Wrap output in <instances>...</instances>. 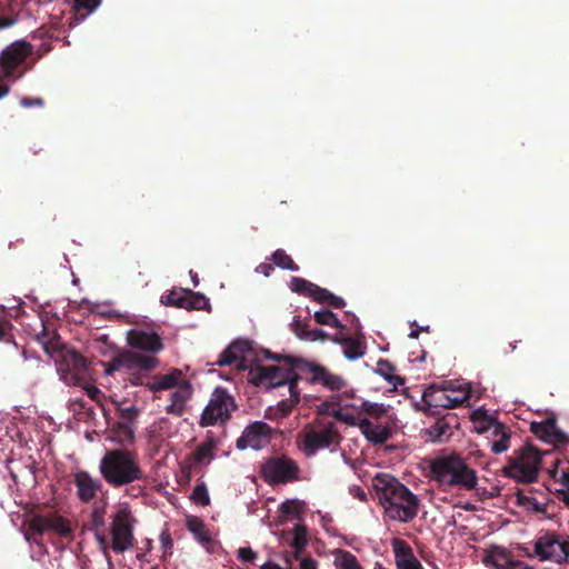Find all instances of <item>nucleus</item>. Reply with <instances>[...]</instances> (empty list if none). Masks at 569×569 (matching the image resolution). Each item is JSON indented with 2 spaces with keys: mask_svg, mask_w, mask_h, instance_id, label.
I'll return each instance as SVG.
<instances>
[{
  "mask_svg": "<svg viewBox=\"0 0 569 569\" xmlns=\"http://www.w3.org/2000/svg\"><path fill=\"white\" fill-rule=\"evenodd\" d=\"M373 482L389 519L406 523L417 517L420 501L408 487L389 475H379Z\"/></svg>",
  "mask_w": 569,
  "mask_h": 569,
  "instance_id": "obj_1",
  "label": "nucleus"
},
{
  "mask_svg": "<svg viewBox=\"0 0 569 569\" xmlns=\"http://www.w3.org/2000/svg\"><path fill=\"white\" fill-rule=\"evenodd\" d=\"M99 471L112 488H121L147 479L136 453L127 449L108 450L100 460Z\"/></svg>",
  "mask_w": 569,
  "mask_h": 569,
  "instance_id": "obj_2",
  "label": "nucleus"
},
{
  "mask_svg": "<svg viewBox=\"0 0 569 569\" xmlns=\"http://www.w3.org/2000/svg\"><path fill=\"white\" fill-rule=\"evenodd\" d=\"M429 468L432 479L440 486L471 491L478 485L476 470L457 453L432 459Z\"/></svg>",
  "mask_w": 569,
  "mask_h": 569,
  "instance_id": "obj_3",
  "label": "nucleus"
},
{
  "mask_svg": "<svg viewBox=\"0 0 569 569\" xmlns=\"http://www.w3.org/2000/svg\"><path fill=\"white\" fill-rule=\"evenodd\" d=\"M33 47L26 40H17L8 44L0 52V99L10 92L6 82L16 81L23 74V64L32 54Z\"/></svg>",
  "mask_w": 569,
  "mask_h": 569,
  "instance_id": "obj_4",
  "label": "nucleus"
},
{
  "mask_svg": "<svg viewBox=\"0 0 569 569\" xmlns=\"http://www.w3.org/2000/svg\"><path fill=\"white\" fill-rule=\"evenodd\" d=\"M470 398L469 383L456 385L453 381H446L443 386H429L422 393L425 412L428 415L438 413L437 409H453L463 406Z\"/></svg>",
  "mask_w": 569,
  "mask_h": 569,
  "instance_id": "obj_5",
  "label": "nucleus"
},
{
  "mask_svg": "<svg viewBox=\"0 0 569 569\" xmlns=\"http://www.w3.org/2000/svg\"><path fill=\"white\" fill-rule=\"evenodd\" d=\"M542 452L528 443L508 458V465L503 467V475L516 482L532 483L538 480Z\"/></svg>",
  "mask_w": 569,
  "mask_h": 569,
  "instance_id": "obj_6",
  "label": "nucleus"
},
{
  "mask_svg": "<svg viewBox=\"0 0 569 569\" xmlns=\"http://www.w3.org/2000/svg\"><path fill=\"white\" fill-rule=\"evenodd\" d=\"M260 473L270 486L300 480V467L292 458L281 455L267 458L261 465Z\"/></svg>",
  "mask_w": 569,
  "mask_h": 569,
  "instance_id": "obj_7",
  "label": "nucleus"
},
{
  "mask_svg": "<svg viewBox=\"0 0 569 569\" xmlns=\"http://www.w3.org/2000/svg\"><path fill=\"white\" fill-rule=\"evenodd\" d=\"M47 531L54 532L62 538L72 537V529L69 521L57 512H50L48 515H34L30 519L26 539L41 545L42 536Z\"/></svg>",
  "mask_w": 569,
  "mask_h": 569,
  "instance_id": "obj_8",
  "label": "nucleus"
},
{
  "mask_svg": "<svg viewBox=\"0 0 569 569\" xmlns=\"http://www.w3.org/2000/svg\"><path fill=\"white\" fill-rule=\"evenodd\" d=\"M237 409L234 398L222 387H217L200 417V426L224 423Z\"/></svg>",
  "mask_w": 569,
  "mask_h": 569,
  "instance_id": "obj_9",
  "label": "nucleus"
},
{
  "mask_svg": "<svg viewBox=\"0 0 569 569\" xmlns=\"http://www.w3.org/2000/svg\"><path fill=\"white\" fill-rule=\"evenodd\" d=\"M299 358L284 357L282 366L259 365L249 371L250 380L256 386L274 388L283 386L292 378V371L298 370L296 363Z\"/></svg>",
  "mask_w": 569,
  "mask_h": 569,
  "instance_id": "obj_10",
  "label": "nucleus"
},
{
  "mask_svg": "<svg viewBox=\"0 0 569 569\" xmlns=\"http://www.w3.org/2000/svg\"><path fill=\"white\" fill-rule=\"evenodd\" d=\"M340 439L341 437L335 422L317 420L316 426L303 433L302 451L307 456H312L318 450L338 445Z\"/></svg>",
  "mask_w": 569,
  "mask_h": 569,
  "instance_id": "obj_11",
  "label": "nucleus"
},
{
  "mask_svg": "<svg viewBox=\"0 0 569 569\" xmlns=\"http://www.w3.org/2000/svg\"><path fill=\"white\" fill-rule=\"evenodd\" d=\"M527 556L537 557L540 561L550 560L561 565L569 559V542L560 540V537L552 531H546L536 539L533 553H527Z\"/></svg>",
  "mask_w": 569,
  "mask_h": 569,
  "instance_id": "obj_12",
  "label": "nucleus"
},
{
  "mask_svg": "<svg viewBox=\"0 0 569 569\" xmlns=\"http://www.w3.org/2000/svg\"><path fill=\"white\" fill-rule=\"evenodd\" d=\"M136 519L127 509H120L111 522V548L117 553H122L134 545L133 525Z\"/></svg>",
  "mask_w": 569,
  "mask_h": 569,
  "instance_id": "obj_13",
  "label": "nucleus"
},
{
  "mask_svg": "<svg viewBox=\"0 0 569 569\" xmlns=\"http://www.w3.org/2000/svg\"><path fill=\"white\" fill-rule=\"evenodd\" d=\"M159 363L160 361L157 357L143 356L132 350H122L104 365V373L111 376L121 369L153 371L158 368Z\"/></svg>",
  "mask_w": 569,
  "mask_h": 569,
  "instance_id": "obj_14",
  "label": "nucleus"
},
{
  "mask_svg": "<svg viewBox=\"0 0 569 569\" xmlns=\"http://www.w3.org/2000/svg\"><path fill=\"white\" fill-rule=\"evenodd\" d=\"M296 368L301 373H306V376H308L307 380L310 383L321 385L331 391H340L347 385L346 380L341 376L332 373L328 368L316 362L298 359Z\"/></svg>",
  "mask_w": 569,
  "mask_h": 569,
  "instance_id": "obj_15",
  "label": "nucleus"
},
{
  "mask_svg": "<svg viewBox=\"0 0 569 569\" xmlns=\"http://www.w3.org/2000/svg\"><path fill=\"white\" fill-rule=\"evenodd\" d=\"M161 303L169 307L182 308L186 310H208L209 299L190 289L173 288L161 296Z\"/></svg>",
  "mask_w": 569,
  "mask_h": 569,
  "instance_id": "obj_16",
  "label": "nucleus"
},
{
  "mask_svg": "<svg viewBox=\"0 0 569 569\" xmlns=\"http://www.w3.org/2000/svg\"><path fill=\"white\" fill-rule=\"evenodd\" d=\"M128 346L134 350H139L140 355L152 356L160 353L164 349L162 338L153 330L143 328H133L127 332Z\"/></svg>",
  "mask_w": 569,
  "mask_h": 569,
  "instance_id": "obj_17",
  "label": "nucleus"
},
{
  "mask_svg": "<svg viewBox=\"0 0 569 569\" xmlns=\"http://www.w3.org/2000/svg\"><path fill=\"white\" fill-rule=\"evenodd\" d=\"M272 433L273 430L268 423L254 421L244 428L242 435L236 441V447L239 450L247 448L262 449L270 442Z\"/></svg>",
  "mask_w": 569,
  "mask_h": 569,
  "instance_id": "obj_18",
  "label": "nucleus"
},
{
  "mask_svg": "<svg viewBox=\"0 0 569 569\" xmlns=\"http://www.w3.org/2000/svg\"><path fill=\"white\" fill-rule=\"evenodd\" d=\"M60 371L68 385L81 386L88 377V361L79 352L70 351L64 356Z\"/></svg>",
  "mask_w": 569,
  "mask_h": 569,
  "instance_id": "obj_19",
  "label": "nucleus"
},
{
  "mask_svg": "<svg viewBox=\"0 0 569 569\" xmlns=\"http://www.w3.org/2000/svg\"><path fill=\"white\" fill-rule=\"evenodd\" d=\"M530 431L545 442L562 448L569 445V436L557 426L555 417H548L540 422H531Z\"/></svg>",
  "mask_w": 569,
  "mask_h": 569,
  "instance_id": "obj_20",
  "label": "nucleus"
},
{
  "mask_svg": "<svg viewBox=\"0 0 569 569\" xmlns=\"http://www.w3.org/2000/svg\"><path fill=\"white\" fill-rule=\"evenodd\" d=\"M358 427L366 439L373 445L385 443L392 435L390 423L380 420L372 421L363 418L358 421Z\"/></svg>",
  "mask_w": 569,
  "mask_h": 569,
  "instance_id": "obj_21",
  "label": "nucleus"
},
{
  "mask_svg": "<svg viewBox=\"0 0 569 569\" xmlns=\"http://www.w3.org/2000/svg\"><path fill=\"white\" fill-rule=\"evenodd\" d=\"M397 569H423L410 545L399 538L391 541Z\"/></svg>",
  "mask_w": 569,
  "mask_h": 569,
  "instance_id": "obj_22",
  "label": "nucleus"
},
{
  "mask_svg": "<svg viewBox=\"0 0 569 569\" xmlns=\"http://www.w3.org/2000/svg\"><path fill=\"white\" fill-rule=\"evenodd\" d=\"M458 427V417L452 413L438 418L436 422L426 430V435L432 442H446L453 436V428Z\"/></svg>",
  "mask_w": 569,
  "mask_h": 569,
  "instance_id": "obj_23",
  "label": "nucleus"
},
{
  "mask_svg": "<svg viewBox=\"0 0 569 569\" xmlns=\"http://www.w3.org/2000/svg\"><path fill=\"white\" fill-rule=\"evenodd\" d=\"M73 482L77 487V495L82 502L91 501L102 488L101 481L93 479L91 475L84 470L74 473Z\"/></svg>",
  "mask_w": 569,
  "mask_h": 569,
  "instance_id": "obj_24",
  "label": "nucleus"
},
{
  "mask_svg": "<svg viewBox=\"0 0 569 569\" xmlns=\"http://www.w3.org/2000/svg\"><path fill=\"white\" fill-rule=\"evenodd\" d=\"M512 555L505 547L491 546L486 550L482 562L491 569H508Z\"/></svg>",
  "mask_w": 569,
  "mask_h": 569,
  "instance_id": "obj_25",
  "label": "nucleus"
},
{
  "mask_svg": "<svg viewBox=\"0 0 569 569\" xmlns=\"http://www.w3.org/2000/svg\"><path fill=\"white\" fill-rule=\"evenodd\" d=\"M192 390L190 383L183 381L182 385L171 393V403L166 407V412L177 417H181L186 410V402L190 399Z\"/></svg>",
  "mask_w": 569,
  "mask_h": 569,
  "instance_id": "obj_26",
  "label": "nucleus"
},
{
  "mask_svg": "<svg viewBox=\"0 0 569 569\" xmlns=\"http://www.w3.org/2000/svg\"><path fill=\"white\" fill-rule=\"evenodd\" d=\"M536 492L535 489H530L528 493H526L523 490H517L516 496V503L518 507L523 508L527 511L536 512L539 515H543L546 517L548 516V505L549 500L547 502H539L532 493Z\"/></svg>",
  "mask_w": 569,
  "mask_h": 569,
  "instance_id": "obj_27",
  "label": "nucleus"
},
{
  "mask_svg": "<svg viewBox=\"0 0 569 569\" xmlns=\"http://www.w3.org/2000/svg\"><path fill=\"white\" fill-rule=\"evenodd\" d=\"M332 341L343 347V355L349 360L359 359L365 355L366 346L359 339H355L350 336H335Z\"/></svg>",
  "mask_w": 569,
  "mask_h": 569,
  "instance_id": "obj_28",
  "label": "nucleus"
},
{
  "mask_svg": "<svg viewBox=\"0 0 569 569\" xmlns=\"http://www.w3.org/2000/svg\"><path fill=\"white\" fill-rule=\"evenodd\" d=\"M488 422L492 425V435L497 438L491 443V451L497 455L507 451L510 447V431L502 423L495 420Z\"/></svg>",
  "mask_w": 569,
  "mask_h": 569,
  "instance_id": "obj_29",
  "label": "nucleus"
},
{
  "mask_svg": "<svg viewBox=\"0 0 569 569\" xmlns=\"http://www.w3.org/2000/svg\"><path fill=\"white\" fill-rule=\"evenodd\" d=\"M181 371L179 369H173L168 375L156 376L153 382H148L146 388L152 392H158L162 390H169L178 386V380L181 377Z\"/></svg>",
  "mask_w": 569,
  "mask_h": 569,
  "instance_id": "obj_30",
  "label": "nucleus"
},
{
  "mask_svg": "<svg viewBox=\"0 0 569 569\" xmlns=\"http://www.w3.org/2000/svg\"><path fill=\"white\" fill-rule=\"evenodd\" d=\"M101 0H73L72 10L74 21L70 22V27L83 21L90 13H92L99 6Z\"/></svg>",
  "mask_w": 569,
  "mask_h": 569,
  "instance_id": "obj_31",
  "label": "nucleus"
},
{
  "mask_svg": "<svg viewBox=\"0 0 569 569\" xmlns=\"http://www.w3.org/2000/svg\"><path fill=\"white\" fill-rule=\"evenodd\" d=\"M216 448L213 439H208L199 445L191 457L193 465H208L214 458Z\"/></svg>",
  "mask_w": 569,
  "mask_h": 569,
  "instance_id": "obj_32",
  "label": "nucleus"
},
{
  "mask_svg": "<svg viewBox=\"0 0 569 569\" xmlns=\"http://www.w3.org/2000/svg\"><path fill=\"white\" fill-rule=\"evenodd\" d=\"M112 439L118 443L126 446L134 441V431L131 425L118 421L112 429Z\"/></svg>",
  "mask_w": 569,
  "mask_h": 569,
  "instance_id": "obj_33",
  "label": "nucleus"
},
{
  "mask_svg": "<svg viewBox=\"0 0 569 569\" xmlns=\"http://www.w3.org/2000/svg\"><path fill=\"white\" fill-rule=\"evenodd\" d=\"M187 529L192 532L196 539L202 545L211 542L209 533L206 531L204 523L201 519L194 516L187 518Z\"/></svg>",
  "mask_w": 569,
  "mask_h": 569,
  "instance_id": "obj_34",
  "label": "nucleus"
},
{
  "mask_svg": "<svg viewBox=\"0 0 569 569\" xmlns=\"http://www.w3.org/2000/svg\"><path fill=\"white\" fill-rule=\"evenodd\" d=\"M395 366L386 359H380L377 362V372L382 376L389 383L397 387L398 385H403L405 379L400 376L395 375Z\"/></svg>",
  "mask_w": 569,
  "mask_h": 569,
  "instance_id": "obj_35",
  "label": "nucleus"
},
{
  "mask_svg": "<svg viewBox=\"0 0 569 569\" xmlns=\"http://www.w3.org/2000/svg\"><path fill=\"white\" fill-rule=\"evenodd\" d=\"M272 262L281 268L291 271H298V264L291 259L289 254L286 253L283 249H277L271 256Z\"/></svg>",
  "mask_w": 569,
  "mask_h": 569,
  "instance_id": "obj_36",
  "label": "nucleus"
},
{
  "mask_svg": "<svg viewBox=\"0 0 569 569\" xmlns=\"http://www.w3.org/2000/svg\"><path fill=\"white\" fill-rule=\"evenodd\" d=\"M361 412L367 413L376 420H380L388 413V408L382 403L370 402L368 400H360Z\"/></svg>",
  "mask_w": 569,
  "mask_h": 569,
  "instance_id": "obj_37",
  "label": "nucleus"
},
{
  "mask_svg": "<svg viewBox=\"0 0 569 569\" xmlns=\"http://www.w3.org/2000/svg\"><path fill=\"white\" fill-rule=\"evenodd\" d=\"M295 402L289 400H281L276 408H268L264 417L267 419H282L290 415Z\"/></svg>",
  "mask_w": 569,
  "mask_h": 569,
  "instance_id": "obj_38",
  "label": "nucleus"
},
{
  "mask_svg": "<svg viewBox=\"0 0 569 569\" xmlns=\"http://www.w3.org/2000/svg\"><path fill=\"white\" fill-rule=\"evenodd\" d=\"M240 345L230 343L219 356V359L216 361V365L219 367L237 365L239 368H242V363H239V360L236 358L234 350L239 348Z\"/></svg>",
  "mask_w": 569,
  "mask_h": 569,
  "instance_id": "obj_39",
  "label": "nucleus"
},
{
  "mask_svg": "<svg viewBox=\"0 0 569 569\" xmlns=\"http://www.w3.org/2000/svg\"><path fill=\"white\" fill-rule=\"evenodd\" d=\"M303 507L305 502L298 499H288L280 505L279 511L283 516H293L300 518V515L303 511Z\"/></svg>",
  "mask_w": 569,
  "mask_h": 569,
  "instance_id": "obj_40",
  "label": "nucleus"
},
{
  "mask_svg": "<svg viewBox=\"0 0 569 569\" xmlns=\"http://www.w3.org/2000/svg\"><path fill=\"white\" fill-rule=\"evenodd\" d=\"M315 321L319 325H326L338 329H343L345 326L340 322L337 316L330 310H320L315 313Z\"/></svg>",
  "mask_w": 569,
  "mask_h": 569,
  "instance_id": "obj_41",
  "label": "nucleus"
},
{
  "mask_svg": "<svg viewBox=\"0 0 569 569\" xmlns=\"http://www.w3.org/2000/svg\"><path fill=\"white\" fill-rule=\"evenodd\" d=\"M290 288L292 291L302 295L305 297L310 298L312 295V289L315 287V283L299 277H293L290 281Z\"/></svg>",
  "mask_w": 569,
  "mask_h": 569,
  "instance_id": "obj_42",
  "label": "nucleus"
},
{
  "mask_svg": "<svg viewBox=\"0 0 569 569\" xmlns=\"http://www.w3.org/2000/svg\"><path fill=\"white\" fill-rule=\"evenodd\" d=\"M190 499L196 505H199L202 507L210 505V497H209L208 488L204 482H200L193 488Z\"/></svg>",
  "mask_w": 569,
  "mask_h": 569,
  "instance_id": "obj_43",
  "label": "nucleus"
},
{
  "mask_svg": "<svg viewBox=\"0 0 569 569\" xmlns=\"http://www.w3.org/2000/svg\"><path fill=\"white\" fill-rule=\"evenodd\" d=\"M116 412L120 418V422H127L131 425L139 416V409L132 405L129 407H122L120 403L117 405Z\"/></svg>",
  "mask_w": 569,
  "mask_h": 569,
  "instance_id": "obj_44",
  "label": "nucleus"
},
{
  "mask_svg": "<svg viewBox=\"0 0 569 569\" xmlns=\"http://www.w3.org/2000/svg\"><path fill=\"white\" fill-rule=\"evenodd\" d=\"M337 562L341 569H362L357 557L350 551L340 550Z\"/></svg>",
  "mask_w": 569,
  "mask_h": 569,
  "instance_id": "obj_45",
  "label": "nucleus"
},
{
  "mask_svg": "<svg viewBox=\"0 0 569 569\" xmlns=\"http://www.w3.org/2000/svg\"><path fill=\"white\" fill-rule=\"evenodd\" d=\"M0 341L11 343L16 350L18 349L13 336V325L4 318H0Z\"/></svg>",
  "mask_w": 569,
  "mask_h": 569,
  "instance_id": "obj_46",
  "label": "nucleus"
},
{
  "mask_svg": "<svg viewBox=\"0 0 569 569\" xmlns=\"http://www.w3.org/2000/svg\"><path fill=\"white\" fill-rule=\"evenodd\" d=\"M293 537L291 541V547H293L297 551L302 550L308 540H307V530L305 526L297 525L292 530Z\"/></svg>",
  "mask_w": 569,
  "mask_h": 569,
  "instance_id": "obj_47",
  "label": "nucleus"
},
{
  "mask_svg": "<svg viewBox=\"0 0 569 569\" xmlns=\"http://www.w3.org/2000/svg\"><path fill=\"white\" fill-rule=\"evenodd\" d=\"M327 415L332 416L336 420L345 422L349 426H358L357 418L352 413L343 412L341 409L326 410Z\"/></svg>",
  "mask_w": 569,
  "mask_h": 569,
  "instance_id": "obj_48",
  "label": "nucleus"
},
{
  "mask_svg": "<svg viewBox=\"0 0 569 569\" xmlns=\"http://www.w3.org/2000/svg\"><path fill=\"white\" fill-rule=\"evenodd\" d=\"M302 375L303 373H301L299 370L292 371V378L286 383L289 386L290 396L292 398V402L295 403L299 402L298 381L301 379Z\"/></svg>",
  "mask_w": 569,
  "mask_h": 569,
  "instance_id": "obj_49",
  "label": "nucleus"
},
{
  "mask_svg": "<svg viewBox=\"0 0 569 569\" xmlns=\"http://www.w3.org/2000/svg\"><path fill=\"white\" fill-rule=\"evenodd\" d=\"M129 372V377L127 378V381L132 386H144L148 382H144V378L147 377V373L150 371H142L140 369L136 370H127Z\"/></svg>",
  "mask_w": 569,
  "mask_h": 569,
  "instance_id": "obj_50",
  "label": "nucleus"
},
{
  "mask_svg": "<svg viewBox=\"0 0 569 569\" xmlns=\"http://www.w3.org/2000/svg\"><path fill=\"white\" fill-rule=\"evenodd\" d=\"M291 329L293 331V333L301 340H306L307 341V336H309L310 333V329L308 328V323L299 320V319H295L293 322L291 323Z\"/></svg>",
  "mask_w": 569,
  "mask_h": 569,
  "instance_id": "obj_51",
  "label": "nucleus"
},
{
  "mask_svg": "<svg viewBox=\"0 0 569 569\" xmlns=\"http://www.w3.org/2000/svg\"><path fill=\"white\" fill-rule=\"evenodd\" d=\"M312 295H311V299H313L315 301L319 302V303H328L329 301V296L331 295V292L326 289V288H321L317 284H315L313 289H312Z\"/></svg>",
  "mask_w": 569,
  "mask_h": 569,
  "instance_id": "obj_52",
  "label": "nucleus"
},
{
  "mask_svg": "<svg viewBox=\"0 0 569 569\" xmlns=\"http://www.w3.org/2000/svg\"><path fill=\"white\" fill-rule=\"evenodd\" d=\"M96 539L99 542L100 549L107 560L109 569H111L113 567V562L109 553V546L106 536L103 533H96Z\"/></svg>",
  "mask_w": 569,
  "mask_h": 569,
  "instance_id": "obj_53",
  "label": "nucleus"
},
{
  "mask_svg": "<svg viewBox=\"0 0 569 569\" xmlns=\"http://www.w3.org/2000/svg\"><path fill=\"white\" fill-rule=\"evenodd\" d=\"M257 553L249 547H241L238 549V559L244 563L252 565Z\"/></svg>",
  "mask_w": 569,
  "mask_h": 569,
  "instance_id": "obj_54",
  "label": "nucleus"
},
{
  "mask_svg": "<svg viewBox=\"0 0 569 569\" xmlns=\"http://www.w3.org/2000/svg\"><path fill=\"white\" fill-rule=\"evenodd\" d=\"M232 343L241 345L239 346V348L234 350L236 358L239 360V363H241V361L244 358V353L250 350V345L246 340H237L233 341Z\"/></svg>",
  "mask_w": 569,
  "mask_h": 569,
  "instance_id": "obj_55",
  "label": "nucleus"
},
{
  "mask_svg": "<svg viewBox=\"0 0 569 569\" xmlns=\"http://www.w3.org/2000/svg\"><path fill=\"white\" fill-rule=\"evenodd\" d=\"M327 339H329V335L326 331L318 329V328L310 329V333H309V336H307V341H312V342L317 341V340L325 341Z\"/></svg>",
  "mask_w": 569,
  "mask_h": 569,
  "instance_id": "obj_56",
  "label": "nucleus"
},
{
  "mask_svg": "<svg viewBox=\"0 0 569 569\" xmlns=\"http://www.w3.org/2000/svg\"><path fill=\"white\" fill-rule=\"evenodd\" d=\"M20 104L23 108H31V107H43L44 101L42 98H30V97H23L20 100Z\"/></svg>",
  "mask_w": 569,
  "mask_h": 569,
  "instance_id": "obj_57",
  "label": "nucleus"
},
{
  "mask_svg": "<svg viewBox=\"0 0 569 569\" xmlns=\"http://www.w3.org/2000/svg\"><path fill=\"white\" fill-rule=\"evenodd\" d=\"M343 397L352 399V402L345 405L346 408H352V409L361 412L360 400H363L362 398H355V395H353L352 391H350V392L349 391H345L343 392Z\"/></svg>",
  "mask_w": 569,
  "mask_h": 569,
  "instance_id": "obj_58",
  "label": "nucleus"
},
{
  "mask_svg": "<svg viewBox=\"0 0 569 569\" xmlns=\"http://www.w3.org/2000/svg\"><path fill=\"white\" fill-rule=\"evenodd\" d=\"M327 305L331 308L341 309L346 306V301L341 297L335 296L331 292Z\"/></svg>",
  "mask_w": 569,
  "mask_h": 569,
  "instance_id": "obj_59",
  "label": "nucleus"
},
{
  "mask_svg": "<svg viewBox=\"0 0 569 569\" xmlns=\"http://www.w3.org/2000/svg\"><path fill=\"white\" fill-rule=\"evenodd\" d=\"M160 540H161V546H162L164 552H167L168 550H170L172 548L173 542H172L171 536L168 531H163L161 533Z\"/></svg>",
  "mask_w": 569,
  "mask_h": 569,
  "instance_id": "obj_60",
  "label": "nucleus"
},
{
  "mask_svg": "<svg viewBox=\"0 0 569 569\" xmlns=\"http://www.w3.org/2000/svg\"><path fill=\"white\" fill-rule=\"evenodd\" d=\"M489 420H492L491 418H488L487 416H485L480 421L479 423L476 426L477 430L479 432H485V431H488L490 429H492V425H490L488 421Z\"/></svg>",
  "mask_w": 569,
  "mask_h": 569,
  "instance_id": "obj_61",
  "label": "nucleus"
},
{
  "mask_svg": "<svg viewBox=\"0 0 569 569\" xmlns=\"http://www.w3.org/2000/svg\"><path fill=\"white\" fill-rule=\"evenodd\" d=\"M508 569H533V567L527 565L523 561L511 559L510 566Z\"/></svg>",
  "mask_w": 569,
  "mask_h": 569,
  "instance_id": "obj_62",
  "label": "nucleus"
},
{
  "mask_svg": "<svg viewBox=\"0 0 569 569\" xmlns=\"http://www.w3.org/2000/svg\"><path fill=\"white\" fill-rule=\"evenodd\" d=\"M301 569H317V562L311 558H303L300 562Z\"/></svg>",
  "mask_w": 569,
  "mask_h": 569,
  "instance_id": "obj_63",
  "label": "nucleus"
},
{
  "mask_svg": "<svg viewBox=\"0 0 569 569\" xmlns=\"http://www.w3.org/2000/svg\"><path fill=\"white\" fill-rule=\"evenodd\" d=\"M558 498L569 506V488H561L557 490Z\"/></svg>",
  "mask_w": 569,
  "mask_h": 569,
  "instance_id": "obj_64",
  "label": "nucleus"
}]
</instances>
